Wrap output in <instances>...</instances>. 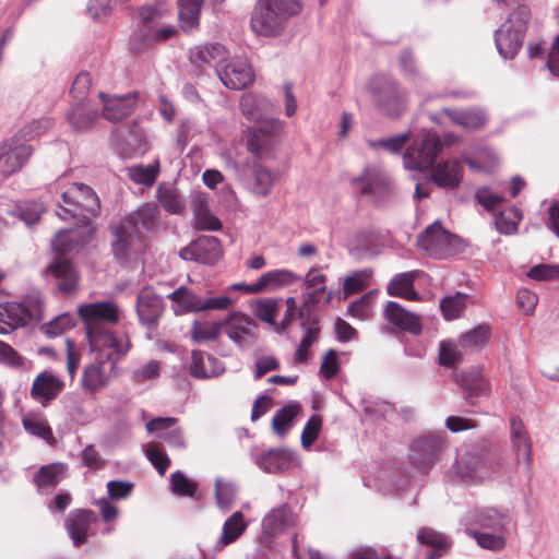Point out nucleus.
Here are the masks:
<instances>
[{"label": "nucleus", "mask_w": 559, "mask_h": 559, "mask_svg": "<svg viewBox=\"0 0 559 559\" xmlns=\"http://www.w3.org/2000/svg\"><path fill=\"white\" fill-rule=\"evenodd\" d=\"M78 313L85 325L91 350L104 353L110 370L115 372L118 361L132 347L127 334L115 335L105 328L118 323L121 316L119 307L109 300L90 302L80 305Z\"/></svg>", "instance_id": "1"}, {"label": "nucleus", "mask_w": 559, "mask_h": 559, "mask_svg": "<svg viewBox=\"0 0 559 559\" xmlns=\"http://www.w3.org/2000/svg\"><path fill=\"white\" fill-rule=\"evenodd\" d=\"M468 536L486 550L501 551L507 546L511 518L506 509L481 507L468 511L463 518Z\"/></svg>", "instance_id": "2"}, {"label": "nucleus", "mask_w": 559, "mask_h": 559, "mask_svg": "<svg viewBox=\"0 0 559 559\" xmlns=\"http://www.w3.org/2000/svg\"><path fill=\"white\" fill-rule=\"evenodd\" d=\"M302 10L300 0H259L253 9L251 29L264 37L282 34L286 21Z\"/></svg>", "instance_id": "3"}, {"label": "nucleus", "mask_w": 559, "mask_h": 559, "mask_svg": "<svg viewBox=\"0 0 559 559\" xmlns=\"http://www.w3.org/2000/svg\"><path fill=\"white\" fill-rule=\"evenodd\" d=\"M530 21L531 10L527 5L519 4L496 31V48L503 59H513L518 55Z\"/></svg>", "instance_id": "4"}, {"label": "nucleus", "mask_w": 559, "mask_h": 559, "mask_svg": "<svg viewBox=\"0 0 559 559\" xmlns=\"http://www.w3.org/2000/svg\"><path fill=\"white\" fill-rule=\"evenodd\" d=\"M61 200L57 214L62 219L80 217L81 222L87 223L88 216H96L100 207L98 197L84 183H71L62 191Z\"/></svg>", "instance_id": "5"}, {"label": "nucleus", "mask_w": 559, "mask_h": 559, "mask_svg": "<svg viewBox=\"0 0 559 559\" xmlns=\"http://www.w3.org/2000/svg\"><path fill=\"white\" fill-rule=\"evenodd\" d=\"M442 142L435 131H424L419 143L411 145L403 155V164L409 170H425L432 167L442 151Z\"/></svg>", "instance_id": "6"}, {"label": "nucleus", "mask_w": 559, "mask_h": 559, "mask_svg": "<svg viewBox=\"0 0 559 559\" xmlns=\"http://www.w3.org/2000/svg\"><path fill=\"white\" fill-rule=\"evenodd\" d=\"M418 246L436 259H444L461 249V240L447 231L439 222L432 223L419 235Z\"/></svg>", "instance_id": "7"}, {"label": "nucleus", "mask_w": 559, "mask_h": 559, "mask_svg": "<svg viewBox=\"0 0 559 559\" xmlns=\"http://www.w3.org/2000/svg\"><path fill=\"white\" fill-rule=\"evenodd\" d=\"M454 474L467 484H480L496 472L493 464L478 450L461 454L453 464Z\"/></svg>", "instance_id": "8"}, {"label": "nucleus", "mask_w": 559, "mask_h": 559, "mask_svg": "<svg viewBox=\"0 0 559 559\" xmlns=\"http://www.w3.org/2000/svg\"><path fill=\"white\" fill-rule=\"evenodd\" d=\"M369 91L373 102L386 115L397 116L404 109V95L390 78H372L369 83Z\"/></svg>", "instance_id": "9"}, {"label": "nucleus", "mask_w": 559, "mask_h": 559, "mask_svg": "<svg viewBox=\"0 0 559 559\" xmlns=\"http://www.w3.org/2000/svg\"><path fill=\"white\" fill-rule=\"evenodd\" d=\"M255 123L248 136L247 146L252 154L262 157L270 153L273 140L283 133L284 123L273 115Z\"/></svg>", "instance_id": "10"}, {"label": "nucleus", "mask_w": 559, "mask_h": 559, "mask_svg": "<svg viewBox=\"0 0 559 559\" xmlns=\"http://www.w3.org/2000/svg\"><path fill=\"white\" fill-rule=\"evenodd\" d=\"M43 317L40 304L26 306L19 302L0 304V334L26 325L31 320H40Z\"/></svg>", "instance_id": "11"}, {"label": "nucleus", "mask_w": 559, "mask_h": 559, "mask_svg": "<svg viewBox=\"0 0 559 559\" xmlns=\"http://www.w3.org/2000/svg\"><path fill=\"white\" fill-rule=\"evenodd\" d=\"M352 185L362 195H369L377 204H382L392 194L390 181L372 167H366L360 176L354 177Z\"/></svg>", "instance_id": "12"}, {"label": "nucleus", "mask_w": 559, "mask_h": 559, "mask_svg": "<svg viewBox=\"0 0 559 559\" xmlns=\"http://www.w3.org/2000/svg\"><path fill=\"white\" fill-rule=\"evenodd\" d=\"M443 447V438L439 436H430L414 440L408 454L411 465L420 473H428L433 466L436 457L442 451Z\"/></svg>", "instance_id": "13"}, {"label": "nucleus", "mask_w": 559, "mask_h": 559, "mask_svg": "<svg viewBox=\"0 0 559 559\" xmlns=\"http://www.w3.org/2000/svg\"><path fill=\"white\" fill-rule=\"evenodd\" d=\"M295 524V518L287 504L270 510L262 519L260 543L270 548L273 539L285 533Z\"/></svg>", "instance_id": "14"}, {"label": "nucleus", "mask_w": 559, "mask_h": 559, "mask_svg": "<svg viewBox=\"0 0 559 559\" xmlns=\"http://www.w3.org/2000/svg\"><path fill=\"white\" fill-rule=\"evenodd\" d=\"M33 153L31 145L21 141L20 136L3 141L0 144V173L4 176L19 171Z\"/></svg>", "instance_id": "15"}, {"label": "nucleus", "mask_w": 559, "mask_h": 559, "mask_svg": "<svg viewBox=\"0 0 559 559\" xmlns=\"http://www.w3.org/2000/svg\"><path fill=\"white\" fill-rule=\"evenodd\" d=\"M216 74L221 82L230 90H242L254 80V73L246 59L233 58L216 67Z\"/></svg>", "instance_id": "16"}, {"label": "nucleus", "mask_w": 559, "mask_h": 559, "mask_svg": "<svg viewBox=\"0 0 559 559\" xmlns=\"http://www.w3.org/2000/svg\"><path fill=\"white\" fill-rule=\"evenodd\" d=\"M223 330L237 346H246L255 338V323L247 314L235 311L223 320Z\"/></svg>", "instance_id": "17"}, {"label": "nucleus", "mask_w": 559, "mask_h": 559, "mask_svg": "<svg viewBox=\"0 0 559 559\" xmlns=\"http://www.w3.org/2000/svg\"><path fill=\"white\" fill-rule=\"evenodd\" d=\"M103 103V115L109 121H119L128 117L135 108L139 100V93L133 92L126 95L108 96L99 94Z\"/></svg>", "instance_id": "18"}, {"label": "nucleus", "mask_w": 559, "mask_h": 559, "mask_svg": "<svg viewBox=\"0 0 559 559\" xmlns=\"http://www.w3.org/2000/svg\"><path fill=\"white\" fill-rule=\"evenodd\" d=\"M510 441L516 464L528 469L532 461V441L523 421L519 418H512L510 421Z\"/></svg>", "instance_id": "19"}, {"label": "nucleus", "mask_w": 559, "mask_h": 559, "mask_svg": "<svg viewBox=\"0 0 559 559\" xmlns=\"http://www.w3.org/2000/svg\"><path fill=\"white\" fill-rule=\"evenodd\" d=\"M164 310L163 299L153 288L144 287L136 298V313L143 325H154Z\"/></svg>", "instance_id": "20"}, {"label": "nucleus", "mask_w": 559, "mask_h": 559, "mask_svg": "<svg viewBox=\"0 0 559 559\" xmlns=\"http://www.w3.org/2000/svg\"><path fill=\"white\" fill-rule=\"evenodd\" d=\"M384 319L395 328L418 335L421 333L423 325L420 317L415 314L396 301H388L383 309Z\"/></svg>", "instance_id": "21"}, {"label": "nucleus", "mask_w": 559, "mask_h": 559, "mask_svg": "<svg viewBox=\"0 0 559 559\" xmlns=\"http://www.w3.org/2000/svg\"><path fill=\"white\" fill-rule=\"evenodd\" d=\"M64 383L50 371H43L36 376L31 388V396L46 404L53 401L63 390Z\"/></svg>", "instance_id": "22"}, {"label": "nucleus", "mask_w": 559, "mask_h": 559, "mask_svg": "<svg viewBox=\"0 0 559 559\" xmlns=\"http://www.w3.org/2000/svg\"><path fill=\"white\" fill-rule=\"evenodd\" d=\"M189 371L193 378L205 380L221 376L225 367L216 357L202 350H192Z\"/></svg>", "instance_id": "23"}, {"label": "nucleus", "mask_w": 559, "mask_h": 559, "mask_svg": "<svg viewBox=\"0 0 559 559\" xmlns=\"http://www.w3.org/2000/svg\"><path fill=\"white\" fill-rule=\"evenodd\" d=\"M463 177V167L459 160H444L437 164L430 174V180L436 186L452 190L456 188Z\"/></svg>", "instance_id": "24"}, {"label": "nucleus", "mask_w": 559, "mask_h": 559, "mask_svg": "<svg viewBox=\"0 0 559 559\" xmlns=\"http://www.w3.org/2000/svg\"><path fill=\"white\" fill-rule=\"evenodd\" d=\"M96 521V515L92 511L75 510L72 511L66 520V528L75 546H80L88 537L91 525Z\"/></svg>", "instance_id": "25"}, {"label": "nucleus", "mask_w": 559, "mask_h": 559, "mask_svg": "<svg viewBox=\"0 0 559 559\" xmlns=\"http://www.w3.org/2000/svg\"><path fill=\"white\" fill-rule=\"evenodd\" d=\"M158 207L153 203H145L127 216L126 225L140 236L142 231H151L158 224Z\"/></svg>", "instance_id": "26"}, {"label": "nucleus", "mask_w": 559, "mask_h": 559, "mask_svg": "<svg viewBox=\"0 0 559 559\" xmlns=\"http://www.w3.org/2000/svg\"><path fill=\"white\" fill-rule=\"evenodd\" d=\"M56 281V286L63 294H70L78 287V274L72 264L63 258H57L47 269Z\"/></svg>", "instance_id": "27"}, {"label": "nucleus", "mask_w": 559, "mask_h": 559, "mask_svg": "<svg viewBox=\"0 0 559 559\" xmlns=\"http://www.w3.org/2000/svg\"><path fill=\"white\" fill-rule=\"evenodd\" d=\"M239 107L241 114L253 122H258L275 112V105L270 99L255 94H243L240 98Z\"/></svg>", "instance_id": "28"}, {"label": "nucleus", "mask_w": 559, "mask_h": 559, "mask_svg": "<svg viewBox=\"0 0 559 559\" xmlns=\"http://www.w3.org/2000/svg\"><path fill=\"white\" fill-rule=\"evenodd\" d=\"M456 383L467 392L469 397H478L489 393L488 381L479 367L471 368L455 376Z\"/></svg>", "instance_id": "29"}, {"label": "nucleus", "mask_w": 559, "mask_h": 559, "mask_svg": "<svg viewBox=\"0 0 559 559\" xmlns=\"http://www.w3.org/2000/svg\"><path fill=\"white\" fill-rule=\"evenodd\" d=\"M168 298L173 301L175 314H183L188 312H202L203 297L197 295L186 286H180Z\"/></svg>", "instance_id": "30"}, {"label": "nucleus", "mask_w": 559, "mask_h": 559, "mask_svg": "<svg viewBox=\"0 0 559 559\" xmlns=\"http://www.w3.org/2000/svg\"><path fill=\"white\" fill-rule=\"evenodd\" d=\"M115 239L111 242L112 252L117 259H126L138 250L136 243L140 239L127 225L112 226Z\"/></svg>", "instance_id": "31"}, {"label": "nucleus", "mask_w": 559, "mask_h": 559, "mask_svg": "<svg viewBox=\"0 0 559 559\" xmlns=\"http://www.w3.org/2000/svg\"><path fill=\"white\" fill-rule=\"evenodd\" d=\"M111 376L105 371V360L100 359L87 365L82 376V388L96 393L106 388L110 382Z\"/></svg>", "instance_id": "32"}, {"label": "nucleus", "mask_w": 559, "mask_h": 559, "mask_svg": "<svg viewBox=\"0 0 559 559\" xmlns=\"http://www.w3.org/2000/svg\"><path fill=\"white\" fill-rule=\"evenodd\" d=\"M293 462L294 453L284 449L270 450L257 460L258 466L270 474L283 473L289 469Z\"/></svg>", "instance_id": "33"}, {"label": "nucleus", "mask_w": 559, "mask_h": 559, "mask_svg": "<svg viewBox=\"0 0 559 559\" xmlns=\"http://www.w3.org/2000/svg\"><path fill=\"white\" fill-rule=\"evenodd\" d=\"M381 245L380 234L369 227L354 231L348 238V248L350 251L377 253Z\"/></svg>", "instance_id": "34"}, {"label": "nucleus", "mask_w": 559, "mask_h": 559, "mask_svg": "<svg viewBox=\"0 0 559 559\" xmlns=\"http://www.w3.org/2000/svg\"><path fill=\"white\" fill-rule=\"evenodd\" d=\"M189 59L198 67L211 63H216L217 67L225 62L226 49L217 43L197 46L190 50Z\"/></svg>", "instance_id": "35"}, {"label": "nucleus", "mask_w": 559, "mask_h": 559, "mask_svg": "<svg viewBox=\"0 0 559 559\" xmlns=\"http://www.w3.org/2000/svg\"><path fill=\"white\" fill-rule=\"evenodd\" d=\"M418 273V271H411L394 276L386 286L388 295L407 300H418L419 295L414 289V281Z\"/></svg>", "instance_id": "36"}, {"label": "nucleus", "mask_w": 559, "mask_h": 559, "mask_svg": "<svg viewBox=\"0 0 559 559\" xmlns=\"http://www.w3.org/2000/svg\"><path fill=\"white\" fill-rule=\"evenodd\" d=\"M299 275L288 269H277L263 273L258 278L260 290H277L283 287L290 286L299 281Z\"/></svg>", "instance_id": "37"}, {"label": "nucleus", "mask_w": 559, "mask_h": 559, "mask_svg": "<svg viewBox=\"0 0 559 559\" xmlns=\"http://www.w3.org/2000/svg\"><path fill=\"white\" fill-rule=\"evenodd\" d=\"M205 0H178L179 26L185 32L199 27L201 9Z\"/></svg>", "instance_id": "38"}, {"label": "nucleus", "mask_w": 559, "mask_h": 559, "mask_svg": "<svg viewBox=\"0 0 559 559\" xmlns=\"http://www.w3.org/2000/svg\"><path fill=\"white\" fill-rule=\"evenodd\" d=\"M248 524L240 511L234 512L223 524L216 548L222 549L236 542L246 531Z\"/></svg>", "instance_id": "39"}, {"label": "nucleus", "mask_w": 559, "mask_h": 559, "mask_svg": "<svg viewBox=\"0 0 559 559\" xmlns=\"http://www.w3.org/2000/svg\"><path fill=\"white\" fill-rule=\"evenodd\" d=\"M442 114L453 123L469 130L479 129L487 121L486 114L480 109L456 110L444 108Z\"/></svg>", "instance_id": "40"}, {"label": "nucleus", "mask_w": 559, "mask_h": 559, "mask_svg": "<svg viewBox=\"0 0 559 559\" xmlns=\"http://www.w3.org/2000/svg\"><path fill=\"white\" fill-rule=\"evenodd\" d=\"M66 476V465L53 463L43 466L35 475V483L41 493L56 487Z\"/></svg>", "instance_id": "41"}, {"label": "nucleus", "mask_w": 559, "mask_h": 559, "mask_svg": "<svg viewBox=\"0 0 559 559\" xmlns=\"http://www.w3.org/2000/svg\"><path fill=\"white\" fill-rule=\"evenodd\" d=\"M275 179L276 176L271 169L257 164L249 181V190L257 197H266L271 192Z\"/></svg>", "instance_id": "42"}, {"label": "nucleus", "mask_w": 559, "mask_h": 559, "mask_svg": "<svg viewBox=\"0 0 559 559\" xmlns=\"http://www.w3.org/2000/svg\"><path fill=\"white\" fill-rule=\"evenodd\" d=\"M22 426L24 430L36 438H40L46 442L53 440L52 429L47 419L37 413H26L22 417Z\"/></svg>", "instance_id": "43"}, {"label": "nucleus", "mask_w": 559, "mask_h": 559, "mask_svg": "<svg viewBox=\"0 0 559 559\" xmlns=\"http://www.w3.org/2000/svg\"><path fill=\"white\" fill-rule=\"evenodd\" d=\"M160 376V361L147 360L135 367L130 374L131 381L138 385H150L158 380Z\"/></svg>", "instance_id": "44"}, {"label": "nucleus", "mask_w": 559, "mask_h": 559, "mask_svg": "<svg viewBox=\"0 0 559 559\" xmlns=\"http://www.w3.org/2000/svg\"><path fill=\"white\" fill-rule=\"evenodd\" d=\"M84 242L85 239H81L80 231L76 229L59 230L51 242V247L53 251L64 254L78 249Z\"/></svg>", "instance_id": "45"}, {"label": "nucleus", "mask_w": 559, "mask_h": 559, "mask_svg": "<svg viewBox=\"0 0 559 559\" xmlns=\"http://www.w3.org/2000/svg\"><path fill=\"white\" fill-rule=\"evenodd\" d=\"M197 249L199 250L200 263L213 264L222 255L221 243L217 238L212 236H204L197 239Z\"/></svg>", "instance_id": "46"}, {"label": "nucleus", "mask_w": 559, "mask_h": 559, "mask_svg": "<svg viewBox=\"0 0 559 559\" xmlns=\"http://www.w3.org/2000/svg\"><path fill=\"white\" fill-rule=\"evenodd\" d=\"M521 221L522 213L520 209L512 206L496 216L495 226L498 233L502 235H513L518 231Z\"/></svg>", "instance_id": "47"}, {"label": "nucleus", "mask_w": 559, "mask_h": 559, "mask_svg": "<svg viewBox=\"0 0 559 559\" xmlns=\"http://www.w3.org/2000/svg\"><path fill=\"white\" fill-rule=\"evenodd\" d=\"M194 227L200 230H218L222 227L219 219L213 215L205 203L199 201L193 205Z\"/></svg>", "instance_id": "48"}, {"label": "nucleus", "mask_w": 559, "mask_h": 559, "mask_svg": "<svg viewBox=\"0 0 559 559\" xmlns=\"http://www.w3.org/2000/svg\"><path fill=\"white\" fill-rule=\"evenodd\" d=\"M75 324L74 317L69 312L60 313L53 317L47 323L40 325L39 330L47 337H57L66 331L72 329Z\"/></svg>", "instance_id": "49"}, {"label": "nucleus", "mask_w": 559, "mask_h": 559, "mask_svg": "<svg viewBox=\"0 0 559 559\" xmlns=\"http://www.w3.org/2000/svg\"><path fill=\"white\" fill-rule=\"evenodd\" d=\"M223 331V320L216 322L194 321L191 328V337L194 342L215 341Z\"/></svg>", "instance_id": "50"}, {"label": "nucleus", "mask_w": 559, "mask_h": 559, "mask_svg": "<svg viewBox=\"0 0 559 559\" xmlns=\"http://www.w3.org/2000/svg\"><path fill=\"white\" fill-rule=\"evenodd\" d=\"M464 160L475 171H490L499 163L497 153L490 147H483L477 152L476 158L465 157Z\"/></svg>", "instance_id": "51"}, {"label": "nucleus", "mask_w": 559, "mask_h": 559, "mask_svg": "<svg viewBox=\"0 0 559 559\" xmlns=\"http://www.w3.org/2000/svg\"><path fill=\"white\" fill-rule=\"evenodd\" d=\"M129 178L138 183L145 187L152 186L159 173V162L155 160L153 165H134L128 168Z\"/></svg>", "instance_id": "52"}, {"label": "nucleus", "mask_w": 559, "mask_h": 559, "mask_svg": "<svg viewBox=\"0 0 559 559\" xmlns=\"http://www.w3.org/2000/svg\"><path fill=\"white\" fill-rule=\"evenodd\" d=\"M70 123L78 130L88 129L97 119V112L86 105L78 104L67 115Z\"/></svg>", "instance_id": "53"}, {"label": "nucleus", "mask_w": 559, "mask_h": 559, "mask_svg": "<svg viewBox=\"0 0 559 559\" xmlns=\"http://www.w3.org/2000/svg\"><path fill=\"white\" fill-rule=\"evenodd\" d=\"M280 304H281V299H276V298H267V299L259 300L253 305L252 311L257 318H259L261 321L270 324L275 330V328H276L275 318H276L278 309H280Z\"/></svg>", "instance_id": "54"}, {"label": "nucleus", "mask_w": 559, "mask_h": 559, "mask_svg": "<svg viewBox=\"0 0 559 559\" xmlns=\"http://www.w3.org/2000/svg\"><path fill=\"white\" fill-rule=\"evenodd\" d=\"M300 405L298 403H289L277 411L272 419V426L276 433L284 435L290 427L293 419L298 415Z\"/></svg>", "instance_id": "55"}, {"label": "nucleus", "mask_w": 559, "mask_h": 559, "mask_svg": "<svg viewBox=\"0 0 559 559\" xmlns=\"http://www.w3.org/2000/svg\"><path fill=\"white\" fill-rule=\"evenodd\" d=\"M467 298V295L461 293L444 297L440 302V309L444 319L453 320L460 318L466 308Z\"/></svg>", "instance_id": "56"}, {"label": "nucleus", "mask_w": 559, "mask_h": 559, "mask_svg": "<svg viewBox=\"0 0 559 559\" xmlns=\"http://www.w3.org/2000/svg\"><path fill=\"white\" fill-rule=\"evenodd\" d=\"M409 136V132H404L389 138L368 140V145L374 151L383 150L392 154H397L408 142Z\"/></svg>", "instance_id": "57"}, {"label": "nucleus", "mask_w": 559, "mask_h": 559, "mask_svg": "<svg viewBox=\"0 0 559 559\" xmlns=\"http://www.w3.org/2000/svg\"><path fill=\"white\" fill-rule=\"evenodd\" d=\"M157 199L160 205L170 214H178L183 210V202L173 187L159 185Z\"/></svg>", "instance_id": "58"}, {"label": "nucleus", "mask_w": 559, "mask_h": 559, "mask_svg": "<svg viewBox=\"0 0 559 559\" xmlns=\"http://www.w3.org/2000/svg\"><path fill=\"white\" fill-rule=\"evenodd\" d=\"M236 496L237 488L233 483L223 481L219 477L215 479V499L221 510H229Z\"/></svg>", "instance_id": "59"}, {"label": "nucleus", "mask_w": 559, "mask_h": 559, "mask_svg": "<svg viewBox=\"0 0 559 559\" xmlns=\"http://www.w3.org/2000/svg\"><path fill=\"white\" fill-rule=\"evenodd\" d=\"M490 337V328L486 324H480L471 331L460 336V344L465 348H479L483 347Z\"/></svg>", "instance_id": "60"}, {"label": "nucleus", "mask_w": 559, "mask_h": 559, "mask_svg": "<svg viewBox=\"0 0 559 559\" xmlns=\"http://www.w3.org/2000/svg\"><path fill=\"white\" fill-rule=\"evenodd\" d=\"M302 328L306 331V335L301 340L300 344L298 345V347L294 354V359L297 362H302L307 359L308 349L317 341L318 333L320 330L318 323H316V322H313L309 325H307L306 323H302Z\"/></svg>", "instance_id": "61"}, {"label": "nucleus", "mask_w": 559, "mask_h": 559, "mask_svg": "<svg viewBox=\"0 0 559 559\" xmlns=\"http://www.w3.org/2000/svg\"><path fill=\"white\" fill-rule=\"evenodd\" d=\"M52 126H53V122L50 118H41L38 120H34L31 123L26 124L19 131V133H16L14 135L20 136L21 141H23L25 143L27 141H32L35 138L44 134Z\"/></svg>", "instance_id": "62"}, {"label": "nucleus", "mask_w": 559, "mask_h": 559, "mask_svg": "<svg viewBox=\"0 0 559 559\" xmlns=\"http://www.w3.org/2000/svg\"><path fill=\"white\" fill-rule=\"evenodd\" d=\"M417 542L421 545H427L435 549H448L450 546L447 536L440 532L427 527H423L417 532Z\"/></svg>", "instance_id": "63"}, {"label": "nucleus", "mask_w": 559, "mask_h": 559, "mask_svg": "<svg viewBox=\"0 0 559 559\" xmlns=\"http://www.w3.org/2000/svg\"><path fill=\"white\" fill-rule=\"evenodd\" d=\"M322 427V418L319 415H312L305 425L300 441L304 449L308 450L317 440Z\"/></svg>", "instance_id": "64"}]
</instances>
